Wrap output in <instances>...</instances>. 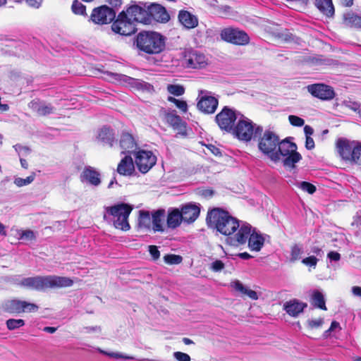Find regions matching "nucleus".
I'll return each instance as SVG.
<instances>
[{"mask_svg": "<svg viewBox=\"0 0 361 361\" xmlns=\"http://www.w3.org/2000/svg\"><path fill=\"white\" fill-rule=\"evenodd\" d=\"M238 256L243 259H249L252 257L247 252H240L238 254Z\"/></svg>", "mask_w": 361, "mask_h": 361, "instance_id": "69168bd1", "label": "nucleus"}, {"mask_svg": "<svg viewBox=\"0 0 361 361\" xmlns=\"http://www.w3.org/2000/svg\"><path fill=\"white\" fill-rule=\"evenodd\" d=\"M165 120L178 134L185 135L186 134V126L181 118L174 112H169L165 114Z\"/></svg>", "mask_w": 361, "mask_h": 361, "instance_id": "a878e982", "label": "nucleus"}, {"mask_svg": "<svg viewBox=\"0 0 361 361\" xmlns=\"http://www.w3.org/2000/svg\"><path fill=\"white\" fill-rule=\"evenodd\" d=\"M135 171L134 162L130 155H126L118 163L117 172L123 176H130Z\"/></svg>", "mask_w": 361, "mask_h": 361, "instance_id": "c85d7f7f", "label": "nucleus"}, {"mask_svg": "<svg viewBox=\"0 0 361 361\" xmlns=\"http://www.w3.org/2000/svg\"><path fill=\"white\" fill-rule=\"evenodd\" d=\"M164 262L168 264H179L183 261V257L180 255L169 254L164 257Z\"/></svg>", "mask_w": 361, "mask_h": 361, "instance_id": "a19ab883", "label": "nucleus"}, {"mask_svg": "<svg viewBox=\"0 0 361 361\" xmlns=\"http://www.w3.org/2000/svg\"><path fill=\"white\" fill-rule=\"evenodd\" d=\"M209 268L214 272H220L225 268V264L220 259H216L209 264Z\"/></svg>", "mask_w": 361, "mask_h": 361, "instance_id": "8fccbe9b", "label": "nucleus"}, {"mask_svg": "<svg viewBox=\"0 0 361 361\" xmlns=\"http://www.w3.org/2000/svg\"><path fill=\"white\" fill-rule=\"evenodd\" d=\"M209 227L216 229L220 233L228 235L227 240L238 233L241 224L228 212L215 208L211 210L207 216Z\"/></svg>", "mask_w": 361, "mask_h": 361, "instance_id": "f03ea898", "label": "nucleus"}, {"mask_svg": "<svg viewBox=\"0 0 361 361\" xmlns=\"http://www.w3.org/2000/svg\"><path fill=\"white\" fill-rule=\"evenodd\" d=\"M28 106L30 109L41 116H48L54 111V107L51 104L39 99L31 101Z\"/></svg>", "mask_w": 361, "mask_h": 361, "instance_id": "393cba45", "label": "nucleus"}, {"mask_svg": "<svg viewBox=\"0 0 361 361\" xmlns=\"http://www.w3.org/2000/svg\"><path fill=\"white\" fill-rule=\"evenodd\" d=\"M178 20L185 29H192L198 25V18L196 16L187 11H180Z\"/></svg>", "mask_w": 361, "mask_h": 361, "instance_id": "cd10ccee", "label": "nucleus"}, {"mask_svg": "<svg viewBox=\"0 0 361 361\" xmlns=\"http://www.w3.org/2000/svg\"><path fill=\"white\" fill-rule=\"evenodd\" d=\"M296 185L298 188L310 194H313L316 191L315 186L306 181L298 182Z\"/></svg>", "mask_w": 361, "mask_h": 361, "instance_id": "49530a36", "label": "nucleus"}, {"mask_svg": "<svg viewBox=\"0 0 361 361\" xmlns=\"http://www.w3.org/2000/svg\"><path fill=\"white\" fill-rule=\"evenodd\" d=\"M315 6L327 17H331L334 14V7L332 0H316Z\"/></svg>", "mask_w": 361, "mask_h": 361, "instance_id": "473e14b6", "label": "nucleus"}, {"mask_svg": "<svg viewBox=\"0 0 361 361\" xmlns=\"http://www.w3.org/2000/svg\"><path fill=\"white\" fill-rule=\"evenodd\" d=\"M312 305L322 310H326L325 300L323 294L319 290H314L312 294Z\"/></svg>", "mask_w": 361, "mask_h": 361, "instance_id": "4c0bfd02", "label": "nucleus"}, {"mask_svg": "<svg viewBox=\"0 0 361 361\" xmlns=\"http://www.w3.org/2000/svg\"><path fill=\"white\" fill-rule=\"evenodd\" d=\"M168 101L175 104L177 108H178L181 111L186 112L188 111V104L185 101L176 99L173 97H169Z\"/></svg>", "mask_w": 361, "mask_h": 361, "instance_id": "a18cd8bd", "label": "nucleus"}, {"mask_svg": "<svg viewBox=\"0 0 361 361\" xmlns=\"http://www.w3.org/2000/svg\"><path fill=\"white\" fill-rule=\"evenodd\" d=\"M26 3L31 7L39 8L42 4V0H25Z\"/></svg>", "mask_w": 361, "mask_h": 361, "instance_id": "052dcab7", "label": "nucleus"}, {"mask_svg": "<svg viewBox=\"0 0 361 361\" xmlns=\"http://www.w3.org/2000/svg\"><path fill=\"white\" fill-rule=\"evenodd\" d=\"M25 325V321L21 319H9L6 321V326L9 330H14Z\"/></svg>", "mask_w": 361, "mask_h": 361, "instance_id": "37998d69", "label": "nucleus"}, {"mask_svg": "<svg viewBox=\"0 0 361 361\" xmlns=\"http://www.w3.org/2000/svg\"><path fill=\"white\" fill-rule=\"evenodd\" d=\"M116 17L115 11L107 6H102L93 9L90 19L98 25L111 23Z\"/></svg>", "mask_w": 361, "mask_h": 361, "instance_id": "2eb2a0df", "label": "nucleus"}, {"mask_svg": "<svg viewBox=\"0 0 361 361\" xmlns=\"http://www.w3.org/2000/svg\"><path fill=\"white\" fill-rule=\"evenodd\" d=\"M72 11L76 15L86 16V7L78 0L73 1L71 6Z\"/></svg>", "mask_w": 361, "mask_h": 361, "instance_id": "ea45409f", "label": "nucleus"}, {"mask_svg": "<svg viewBox=\"0 0 361 361\" xmlns=\"http://www.w3.org/2000/svg\"><path fill=\"white\" fill-rule=\"evenodd\" d=\"M173 356L177 361H191L190 356L185 353L176 351L173 353Z\"/></svg>", "mask_w": 361, "mask_h": 361, "instance_id": "5fc2aeb1", "label": "nucleus"}, {"mask_svg": "<svg viewBox=\"0 0 361 361\" xmlns=\"http://www.w3.org/2000/svg\"><path fill=\"white\" fill-rule=\"evenodd\" d=\"M135 162L138 170L146 173L155 165L157 157L151 151L140 150L136 153Z\"/></svg>", "mask_w": 361, "mask_h": 361, "instance_id": "f8f14e48", "label": "nucleus"}, {"mask_svg": "<svg viewBox=\"0 0 361 361\" xmlns=\"http://www.w3.org/2000/svg\"><path fill=\"white\" fill-rule=\"evenodd\" d=\"M322 322L323 321L322 319H311L308 321L309 325L312 328L319 327L322 324Z\"/></svg>", "mask_w": 361, "mask_h": 361, "instance_id": "13d9d810", "label": "nucleus"}, {"mask_svg": "<svg viewBox=\"0 0 361 361\" xmlns=\"http://www.w3.org/2000/svg\"><path fill=\"white\" fill-rule=\"evenodd\" d=\"M108 2L112 6L118 7V6H119L121 4L122 0H108Z\"/></svg>", "mask_w": 361, "mask_h": 361, "instance_id": "338daca9", "label": "nucleus"}, {"mask_svg": "<svg viewBox=\"0 0 361 361\" xmlns=\"http://www.w3.org/2000/svg\"><path fill=\"white\" fill-rule=\"evenodd\" d=\"M137 46L147 54H159L165 47V40L158 32H145L137 35Z\"/></svg>", "mask_w": 361, "mask_h": 361, "instance_id": "39448f33", "label": "nucleus"}, {"mask_svg": "<svg viewBox=\"0 0 361 361\" xmlns=\"http://www.w3.org/2000/svg\"><path fill=\"white\" fill-rule=\"evenodd\" d=\"M98 351L104 355H106L110 357L116 358V359H123V360H134L135 359L133 356L126 355L121 353H108L105 350H103L100 348H98Z\"/></svg>", "mask_w": 361, "mask_h": 361, "instance_id": "79ce46f5", "label": "nucleus"}, {"mask_svg": "<svg viewBox=\"0 0 361 361\" xmlns=\"http://www.w3.org/2000/svg\"><path fill=\"white\" fill-rule=\"evenodd\" d=\"M20 239L32 240H35L36 236L35 233L31 230L19 231Z\"/></svg>", "mask_w": 361, "mask_h": 361, "instance_id": "3c124183", "label": "nucleus"}, {"mask_svg": "<svg viewBox=\"0 0 361 361\" xmlns=\"http://www.w3.org/2000/svg\"><path fill=\"white\" fill-rule=\"evenodd\" d=\"M304 132L306 137H311L314 133V130L311 126L307 125L304 127Z\"/></svg>", "mask_w": 361, "mask_h": 361, "instance_id": "0e129e2a", "label": "nucleus"}, {"mask_svg": "<svg viewBox=\"0 0 361 361\" xmlns=\"http://www.w3.org/2000/svg\"><path fill=\"white\" fill-rule=\"evenodd\" d=\"M152 214L149 212L140 210L139 212L138 225L140 228L150 229L152 228Z\"/></svg>", "mask_w": 361, "mask_h": 361, "instance_id": "c9c22d12", "label": "nucleus"}, {"mask_svg": "<svg viewBox=\"0 0 361 361\" xmlns=\"http://www.w3.org/2000/svg\"><path fill=\"white\" fill-rule=\"evenodd\" d=\"M279 145L278 135L270 130H265L258 142L259 149L274 162L279 161V157L276 152Z\"/></svg>", "mask_w": 361, "mask_h": 361, "instance_id": "0eeeda50", "label": "nucleus"}, {"mask_svg": "<svg viewBox=\"0 0 361 361\" xmlns=\"http://www.w3.org/2000/svg\"><path fill=\"white\" fill-rule=\"evenodd\" d=\"M351 161L361 164V145L357 142H356L354 147Z\"/></svg>", "mask_w": 361, "mask_h": 361, "instance_id": "de8ad7c7", "label": "nucleus"}, {"mask_svg": "<svg viewBox=\"0 0 361 361\" xmlns=\"http://www.w3.org/2000/svg\"><path fill=\"white\" fill-rule=\"evenodd\" d=\"M208 149L214 155L218 156L221 155L220 149L213 145H209L207 146Z\"/></svg>", "mask_w": 361, "mask_h": 361, "instance_id": "680f3d73", "label": "nucleus"}, {"mask_svg": "<svg viewBox=\"0 0 361 361\" xmlns=\"http://www.w3.org/2000/svg\"><path fill=\"white\" fill-rule=\"evenodd\" d=\"M147 11L150 15L151 23L152 22V19L160 23H166L170 19L166 8L159 4H152L147 7Z\"/></svg>", "mask_w": 361, "mask_h": 361, "instance_id": "b1692460", "label": "nucleus"}, {"mask_svg": "<svg viewBox=\"0 0 361 361\" xmlns=\"http://www.w3.org/2000/svg\"><path fill=\"white\" fill-rule=\"evenodd\" d=\"M80 181L83 183L90 184L93 186H98L101 183L100 173L92 166H85L82 171Z\"/></svg>", "mask_w": 361, "mask_h": 361, "instance_id": "5701e85b", "label": "nucleus"}, {"mask_svg": "<svg viewBox=\"0 0 361 361\" xmlns=\"http://www.w3.org/2000/svg\"><path fill=\"white\" fill-rule=\"evenodd\" d=\"M180 211L183 221L186 223L194 222L200 215V208L199 205L189 202L181 206Z\"/></svg>", "mask_w": 361, "mask_h": 361, "instance_id": "4be33fe9", "label": "nucleus"}, {"mask_svg": "<svg viewBox=\"0 0 361 361\" xmlns=\"http://www.w3.org/2000/svg\"><path fill=\"white\" fill-rule=\"evenodd\" d=\"M15 283L24 288L44 291L48 288L70 287L73 284V281L68 277L49 275L16 279Z\"/></svg>", "mask_w": 361, "mask_h": 361, "instance_id": "f257e3e1", "label": "nucleus"}, {"mask_svg": "<svg viewBox=\"0 0 361 361\" xmlns=\"http://www.w3.org/2000/svg\"><path fill=\"white\" fill-rule=\"evenodd\" d=\"M240 115V113L236 112L228 106H225L216 116L215 119L221 130L230 132L233 129L234 122L239 118Z\"/></svg>", "mask_w": 361, "mask_h": 361, "instance_id": "1a4fd4ad", "label": "nucleus"}, {"mask_svg": "<svg viewBox=\"0 0 361 361\" xmlns=\"http://www.w3.org/2000/svg\"><path fill=\"white\" fill-rule=\"evenodd\" d=\"M110 76L114 80L128 85L138 90L150 92L153 89V86L149 83L143 80L135 79L126 75L111 73Z\"/></svg>", "mask_w": 361, "mask_h": 361, "instance_id": "ddd939ff", "label": "nucleus"}, {"mask_svg": "<svg viewBox=\"0 0 361 361\" xmlns=\"http://www.w3.org/2000/svg\"><path fill=\"white\" fill-rule=\"evenodd\" d=\"M4 308L8 312L19 314L25 312H36L38 310V306L34 303L15 299L7 301L4 305Z\"/></svg>", "mask_w": 361, "mask_h": 361, "instance_id": "dca6fc26", "label": "nucleus"}, {"mask_svg": "<svg viewBox=\"0 0 361 361\" xmlns=\"http://www.w3.org/2000/svg\"><path fill=\"white\" fill-rule=\"evenodd\" d=\"M319 259L314 256H310L302 259V263L310 267H316Z\"/></svg>", "mask_w": 361, "mask_h": 361, "instance_id": "864d4df0", "label": "nucleus"}, {"mask_svg": "<svg viewBox=\"0 0 361 361\" xmlns=\"http://www.w3.org/2000/svg\"><path fill=\"white\" fill-rule=\"evenodd\" d=\"M343 6L350 7L353 4V0H341Z\"/></svg>", "mask_w": 361, "mask_h": 361, "instance_id": "774afa93", "label": "nucleus"}, {"mask_svg": "<svg viewBox=\"0 0 361 361\" xmlns=\"http://www.w3.org/2000/svg\"><path fill=\"white\" fill-rule=\"evenodd\" d=\"M164 217V209H158L152 212V228L154 232L164 231L163 223Z\"/></svg>", "mask_w": 361, "mask_h": 361, "instance_id": "7c9ffc66", "label": "nucleus"}, {"mask_svg": "<svg viewBox=\"0 0 361 361\" xmlns=\"http://www.w3.org/2000/svg\"><path fill=\"white\" fill-rule=\"evenodd\" d=\"M304 254V248L302 245L295 244L290 248L289 261L290 262H295L302 259V255Z\"/></svg>", "mask_w": 361, "mask_h": 361, "instance_id": "e433bc0d", "label": "nucleus"}, {"mask_svg": "<svg viewBox=\"0 0 361 361\" xmlns=\"http://www.w3.org/2000/svg\"><path fill=\"white\" fill-rule=\"evenodd\" d=\"M200 94L202 96L199 95L200 99L197 105L198 109L204 114L214 113L218 106V99L206 91L202 90Z\"/></svg>", "mask_w": 361, "mask_h": 361, "instance_id": "f3484780", "label": "nucleus"}, {"mask_svg": "<svg viewBox=\"0 0 361 361\" xmlns=\"http://www.w3.org/2000/svg\"><path fill=\"white\" fill-rule=\"evenodd\" d=\"M104 219L113 222L114 226L124 231L130 228L128 223V216L133 210V207L125 203H120L111 207L104 208Z\"/></svg>", "mask_w": 361, "mask_h": 361, "instance_id": "20e7f679", "label": "nucleus"}, {"mask_svg": "<svg viewBox=\"0 0 361 361\" xmlns=\"http://www.w3.org/2000/svg\"><path fill=\"white\" fill-rule=\"evenodd\" d=\"M183 221L181 212L179 209H171L167 216V226L171 228H176Z\"/></svg>", "mask_w": 361, "mask_h": 361, "instance_id": "2f4dec72", "label": "nucleus"}, {"mask_svg": "<svg viewBox=\"0 0 361 361\" xmlns=\"http://www.w3.org/2000/svg\"><path fill=\"white\" fill-rule=\"evenodd\" d=\"M253 122L241 114L235 127L233 129L235 136L240 140L250 141L253 135H257L262 132V128L257 126Z\"/></svg>", "mask_w": 361, "mask_h": 361, "instance_id": "6e6552de", "label": "nucleus"}, {"mask_svg": "<svg viewBox=\"0 0 361 361\" xmlns=\"http://www.w3.org/2000/svg\"><path fill=\"white\" fill-rule=\"evenodd\" d=\"M307 307V304L297 299H292L283 304V310L288 314L296 317Z\"/></svg>", "mask_w": 361, "mask_h": 361, "instance_id": "bb28decb", "label": "nucleus"}, {"mask_svg": "<svg viewBox=\"0 0 361 361\" xmlns=\"http://www.w3.org/2000/svg\"><path fill=\"white\" fill-rule=\"evenodd\" d=\"M112 30L123 36H130L137 31L135 25L125 15L124 11L118 14L111 25Z\"/></svg>", "mask_w": 361, "mask_h": 361, "instance_id": "9d476101", "label": "nucleus"}, {"mask_svg": "<svg viewBox=\"0 0 361 361\" xmlns=\"http://www.w3.org/2000/svg\"><path fill=\"white\" fill-rule=\"evenodd\" d=\"M167 90L170 94L175 96H180L185 92L184 87L179 85H169L167 86Z\"/></svg>", "mask_w": 361, "mask_h": 361, "instance_id": "c03bdc74", "label": "nucleus"}, {"mask_svg": "<svg viewBox=\"0 0 361 361\" xmlns=\"http://www.w3.org/2000/svg\"><path fill=\"white\" fill-rule=\"evenodd\" d=\"M148 250L154 260H157L159 258L160 252L156 245H149L148 247Z\"/></svg>", "mask_w": 361, "mask_h": 361, "instance_id": "6e6d98bb", "label": "nucleus"}, {"mask_svg": "<svg viewBox=\"0 0 361 361\" xmlns=\"http://www.w3.org/2000/svg\"><path fill=\"white\" fill-rule=\"evenodd\" d=\"M279 161L282 160L283 166L289 168H294L296 163L300 161L302 156L297 152V145L288 140L279 141V145L276 150Z\"/></svg>", "mask_w": 361, "mask_h": 361, "instance_id": "423d86ee", "label": "nucleus"}, {"mask_svg": "<svg viewBox=\"0 0 361 361\" xmlns=\"http://www.w3.org/2000/svg\"><path fill=\"white\" fill-rule=\"evenodd\" d=\"M114 148L121 149V154H131L137 149V143L131 134L123 133L119 142H117V145H114Z\"/></svg>", "mask_w": 361, "mask_h": 361, "instance_id": "6ab92c4d", "label": "nucleus"}, {"mask_svg": "<svg viewBox=\"0 0 361 361\" xmlns=\"http://www.w3.org/2000/svg\"><path fill=\"white\" fill-rule=\"evenodd\" d=\"M231 286L238 292H240L242 295H246L252 300H257L258 295L257 293L250 289H248L247 287L244 286L242 283L239 281H235L231 283Z\"/></svg>", "mask_w": 361, "mask_h": 361, "instance_id": "f704fd0d", "label": "nucleus"}, {"mask_svg": "<svg viewBox=\"0 0 361 361\" xmlns=\"http://www.w3.org/2000/svg\"><path fill=\"white\" fill-rule=\"evenodd\" d=\"M307 90L314 97L322 100H329L334 98L333 88L324 84H314L307 86Z\"/></svg>", "mask_w": 361, "mask_h": 361, "instance_id": "a211bd4d", "label": "nucleus"}, {"mask_svg": "<svg viewBox=\"0 0 361 361\" xmlns=\"http://www.w3.org/2000/svg\"><path fill=\"white\" fill-rule=\"evenodd\" d=\"M247 241L251 251L259 252L264 245L265 236L249 224L242 222L238 233L227 240V243L233 246L243 245Z\"/></svg>", "mask_w": 361, "mask_h": 361, "instance_id": "7ed1b4c3", "label": "nucleus"}, {"mask_svg": "<svg viewBox=\"0 0 361 361\" xmlns=\"http://www.w3.org/2000/svg\"><path fill=\"white\" fill-rule=\"evenodd\" d=\"M327 257L331 261L337 262L341 259V255L338 252L334 251L329 252L327 255Z\"/></svg>", "mask_w": 361, "mask_h": 361, "instance_id": "4d7b16f0", "label": "nucleus"}, {"mask_svg": "<svg viewBox=\"0 0 361 361\" xmlns=\"http://www.w3.org/2000/svg\"><path fill=\"white\" fill-rule=\"evenodd\" d=\"M35 179V175L27 176L26 178H16L14 180V183L18 187H22L30 184Z\"/></svg>", "mask_w": 361, "mask_h": 361, "instance_id": "09e8293b", "label": "nucleus"}, {"mask_svg": "<svg viewBox=\"0 0 361 361\" xmlns=\"http://www.w3.org/2000/svg\"><path fill=\"white\" fill-rule=\"evenodd\" d=\"M352 293L354 296L361 297V287L360 286H353L351 288Z\"/></svg>", "mask_w": 361, "mask_h": 361, "instance_id": "e2e57ef3", "label": "nucleus"}, {"mask_svg": "<svg viewBox=\"0 0 361 361\" xmlns=\"http://www.w3.org/2000/svg\"><path fill=\"white\" fill-rule=\"evenodd\" d=\"M305 147L309 150L314 148V141L311 137H306Z\"/></svg>", "mask_w": 361, "mask_h": 361, "instance_id": "bf43d9fd", "label": "nucleus"}, {"mask_svg": "<svg viewBox=\"0 0 361 361\" xmlns=\"http://www.w3.org/2000/svg\"><path fill=\"white\" fill-rule=\"evenodd\" d=\"M345 23L355 27H361V17L354 13H348L345 17Z\"/></svg>", "mask_w": 361, "mask_h": 361, "instance_id": "58836bf2", "label": "nucleus"}, {"mask_svg": "<svg viewBox=\"0 0 361 361\" xmlns=\"http://www.w3.org/2000/svg\"><path fill=\"white\" fill-rule=\"evenodd\" d=\"M288 121L292 126L296 127H301L305 123V121L303 118L295 115H290L288 116Z\"/></svg>", "mask_w": 361, "mask_h": 361, "instance_id": "603ef678", "label": "nucleus"}, {"mask_svg": "<svg viewBox=\"0 0 361 361\" xmlns=\"http://www.w3.org/2000/svg\"><path fill=\"white\" fill-rule=\"evenodd\" d=\"M97 138L102 142L108 144L111 147L117 145V141L114 140L113 130L109 128H102L98 132Z\"/></svg>", "mask_w": 361, "mask_h": 361, "instance_id": "c756f323", "label": "nucleus"}, {"mask_svg": "<svg viewBox=\"0 0 361 361\" xmlns=\"http://www.w3.org/2000/svg\"><path fill=\"white\" fill-rule=\"evenodd\" d=\"M187 65L192 68H203L208 64V59L202 52L192 50L186 56Z\"/></svg>", "mask_w": 361, "mask_h": 361, "instance_id": "aec40b11", "label": "nucleus"}, {"mask_svg": "<svg viewBox=\"0 0 361 361\" xmlns=\"http://www.w3.org/2000/svg\"><path fill=\"white\" fill-rule=\"evenodd\" d=\"M231 286L238 292H240L242 295H246L252 300H257L258 295L257 293L250 289H248L247 287L244 286L242 283L239 281H235L231 283Z\"/></svg>", "mask_w": 361, "mask_h": 361, "instance_id": "72a5a7b5", "label": "nucleus"}, {"mask_svg": "<svg viewBox=\"0 0 361 361\" xmlns=\"http://www.w3.org/2000/svg\"><path fill=\"white\" fill-rule=\"evenodd\" d=\"M221 38L236 45H246L250 42L248 35L238 28L227 27L221 30Z\"/></svg>", "mask_w": 361, "mask_h": 361, "instance_id": "9b49d317", "label": "nucleus"}, {"mask_svg": "<svg viewBox=\"0 0 361 361\" xmlns=\"http://www.w3.org/2000/svg\"><path fill=\"white\" fill-rule=\"evenodd\" d=\"M355 141L345 138H339L336 142V148L341 157L346 161H351L353 152L355 146Z\"/></svg>", "mask_w": 361, "mask_h": 361, "instance_id": "412c9836", "label": "nucleus"}, {"mask_svg": "<svg viewBox=\"0 0 361 361\" xmlns=\"http://www.w3.org/2000/svg\"><path fill=\"white\" fill-rule=\"evenodd\" d=\"M125 15L136 25V23L151 24V18L147 9L139 5H133L124 11Z\"/></svg>", "mask_w": 361, "mask_h": 361, "instance_id": "4468645a", "label": "nucleus"}]
</instances>
